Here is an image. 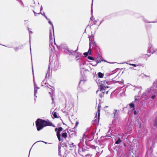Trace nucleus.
Segmentation results:
<instances>
[{
	"mask_svg": "<svg viewBox=\"0 0 157 157\" xmlns=\"http://www.w3.org/2000/svg\"><path fill=\"white\" fill-rule=\"evenodd\" d=\"M156 98L155 95H154L152 96L151 97V98H152V99H154Z\"/></svg>",
	"mask_w": 157,
	"mask_h": 157,
	"instance_id": "4be33fe9",
	"label": "nucleus"
},
{
	"mask_svg": "<svg viewBox=\"0 0 157 157\" xmlns=\"http://www.w3.org/2000/svg\"><path fill=\"white\" fill-rule=\"evenodd\" d=\"M44 15V14H42V15Z\"/></svg>",
	"mask_w": 157,
	"mask_h": 157,
	"instance_id": "c9c22d12",
	"label": "nucleus"
},
{
	"mask_svg": "<svg viewBox=\"0 0 157 157\" xmlns=\"http://www.w3.org/2000/svg\"><path fill=\"white\" fill-rule=\"evenodd\" d=\"M48 22L49 23V24H50L51 25H52V30H53V35H54V26H53V25L52 24V22L49 19H48Z\"/></svg>",
	"mask_w": 157,
	"mask_h": 157,
	"instance_id": "1a4fd4ad",
	"label": "nucleus"
},
{
	"mask_svg": "<svg viewBox=\"0 0 157 157\" xmlns=\"http://www.w3.org/2000/svg\"><path fill=\"white\" fill-rule=\"evenodd\" d=\"M75 51H73L72 50L69 51V52L70 53L75 54L76 53Z\"/></svg>",
	"mask_w": 157,
	"mask_h": 157,
	"instance_id": "6ab92c4d",
	"label": "nucleus"
},
{
	"mask_svg": "<svg viewBox=\"0 0 157 157\" xmlns=\"http://www.w3.org/2000/svg\"><path fill=\"white\" fill-rule=\"evenodd\" d=\"M87 66V65L86 63L84 64L83 63H82V64H81L80 67L81 69H86Z\"/></svg>",
	"mask_w": 157,
	"mask_h": 157,
	"instance_id": "0eeeda50",
	"label": "nucleus"
},
{
	"mask_svg": "<svg viewBox=\"0 0 157 157\" xmlns=\"http://www.w3.org/2000/svg\"><path fill=\"white\" fill-rule=\"evenodd\" d=\"M101 106L99 105H98V120L99 119L100 115V109Z\"/></svg>",
	"mask_w": 157,
	"mask_h": 157,
	"instance_id": "6e6552de",
	"label": "nucleus"
},
{
	"mask_svg": "<svg viewBox=\"0 0 157 157\" xmlns=\"http://www.w3.org/2000/svg\"><path fill=\"white\" fill-rule=\"evenodd\" d=\"M59 148H60V147H59Z\"/></svg>",
	"mask_w": 157,
	"mask_h": 157,
	"instance_id": "ea45409f",
	"label": "nucleus"
},
{
	"mask_svg": "<svg viewBox=\"0 0 157 157\" xmlns=\"http://www.w3.org/2000/svg\"><path fill=\"white\" fill-rule=\"evenodd\" d=\"M67 133L66 132H63L62 135V136L64 138H65L67 137Z\"/></svg>",
	"mask_w": 157,
	"mask_h": 157,
	"instance_id": "4468645a",
	"label": "nucleus"
},
{
	"mask_svg": "<svg viewBox=\"0 0 157 157\" xmlns=\"http://www.w3.org/2000/svg\"><path fill=\"white\" fill-rule=\"evenodd\" d=\"M15 49L16 51H17L18 50V49H17V48H15Z\"/></svg>",
	"mask_w": 157,
	"mask_h": 157,
	"instance_id": "c756f323",
	"label": "nucleus"
},
{
	"mask_svg": "<svg viewBox=\"0 0 157 157\" xmlns=\"http://www.w3.org/2000/svg\"><path fill=\"white\" fill-rule=\"evenodd\" d=\"M29 154H30V152L29 153Z\"/></svg>",
	"mask_w": 157,
	"mask_h": 157,
	"instance_id": "4c0bfd02",
	"label": "nucleus"
},
{
	"mask_svg": "<svg viewBox=\"0 0 157 157\" xmlns=\"http://www.w3.org/2000/svg\"><path fill=\"white\" fill-rule=\"evenodd\" d=\"M85 136V134H84L83 135V137Z\"/></svg>",
	"mask_w": 157,
	"mask_h": 157,
	"instance_id": "f704fd0d",
	"label": "nucleus"
},
{
	"mask_svg": "<svg viewBox=\"0 0 157 157\" xmlns=\"http://www.w3.org/2000/svg\"><path fill=\"white\" fill-rule=\"evenodd\" d=\"M137 112H136V111H134V114H135V115H136L137 114Z\"/></svg>",
	"mask_w": 157,
	"mask_h": 157,
	"instance_id": "bb28decb",
	"label": "nucleus"
},
{
	"mask_svg": "<svg viewBox=\"0 0 157 157\" xmlns=\"http://www.w3.org/2000/svg\"><path fill=\"white\" fill-rule=\"evenodd\" d=\"M108 87L106 85H103L101 84L100 86V89L101 91H102V92H101V93H100L99 96L100 97H102L104 93L105 92L103 91H102L104 90H105L106 88H108Z\"/></svg>",
	"mask_w": 157,
	"mask_h": 157,
	"instance_id": "20e7f679",
	"label": "nucleus"
},
{
	"mask_svg": "<svg viewBox=\"0 0 157 157\" xmlns=\"http://www.w3.org/2000/svg\"><path fill=\"white\" fill-rule=\"evenodd\" d=\"M44 17H45V18L46 19L48 20V19H49V18H48L46 15H44Z\"/></svg>",
	"mask_w": 157,
	"mask_h": 157,
	"instance_id": "393cba45",
	"label": "nucleus"
},
{
	"mask_svg": "<svg viewBox=\"0 0 157 157\" xmlns=\"http://www.w3.org/2000/svg\"><path fill=\"white\" fill-rule=\"evenodd\" d=\"M98 75L99 77L101 78L103 77L104 75L101 72H99L98 74Z\"/></svg>",
	"mask_w": 157,
	"mask_h": 157,
	"instance_id": "9b49d317",
	"label": "nucleus"
},
{
	"mask_svg": "<svg viewBox=\"0 0 157 157\" xmlns=\"http://www.w3.org/2000/svg\"><path fill=\"white\" fill-rule=\"evenodd\" d=\"M34 95H35V94L36 93V92H37V90L36 89H39V87H36V85L34 83Z\"/></svg>",
	"mask_w": 157,
	"mask_h": 157,
	"instance_id": "9d476101",
	"label": "nucleus"
},
{
	"mask_svg": "<svg viewBox=\"0 0 157 157\" xmlns=\"http://www.w3.org/2000/svg\"><path fill=\"white\" fill-rule=\"evenodd\" d=\"M52 37V34H51V32H50V39Z\"/></svg>",
	"mask_w": 157,
	"mask_h": 157,
	"instance_id": "a878e982",
	"label": "nucleus"
},
{
	"mask_svg": "<svg viewBox=\"0 0 157 157\" xmlns=\"http://www.w3.org/2000/svg\"><path fill=\"white\" fill-rule=\"evenodd\" d=\"M62 130L63 128L62 127H59V128L58 129L57 128H56L55 129V131L56 132H57V136L58 138L59 141L61 140L60 133Z\"/></svg>",
	"mask_w": 157,
	"mask_h": 157,
	"instance_id": "7ed1b4c3",
	"label": "nucleus"
},
{
	"mask_svg": "<svg viewBox=\"0 0 157 157\" xmlns=\"http://www.w3.org/2000/svg\"><path fill=\"white\" fill-rule=\"evenodd\" d=\"M52 87V88H48V91H49V94L52 97V102H53V101H54V99H53V94L55 90V89L53 87Z\"/></svg>",
	"mask_w": 157,
	"mask_h": 157,
	"instance_id": "39448f33",
	"label": "nucleus"
},
{
	"mask_svg": "<svg viewBox=\"0 0 157 157\" xmlns=\"http://www.w3.org/2000/svg\"><path fill=\"white\" fill-rule=\"evenodd\" d=\"M90 40V48L88 50V52L89 54L91 53L92 48L91 46H92V48L96 47V44L94 41V37L92 36H90L89 37Z\"/></svg>",
	"mask_w": 157,
	"mask_h": 157,
	"instance_id": "f03ea898",
	"label": "nucleus"
},
{
	"mask_svg": "<svg viewBox=\"0 0 157 157\" xmlns=\"http://www.w3.org/2000/svg\"><path fill=\"white\" fill-rule=\"evenodd\" d=\"M34 13L35 14V16H36V14H37V13H36L34 11H33Z\"/></svg>",
	"mask_w": 157,
	"mask_h": 157,
	"instance_id": "cd10ccee",
	"label": "nucleus"
},
{
	"mask_svg": "<svg viewBox=\"0 0 157 157\" xmlns=\"http://www.w3.org/2000/svg\"><path fill=\"white\" fill-rule=\"evenodd\" d=\"M44 15V14H42V15Z\"/></svg>",
	"mask_w": 157,
	"mask_h": 157,
	"instance_id": "e433bc0d",
	"label": "nucleus"
},
{
	"mask_svg": "<svg viewBox=\"0 0 157 157\" xmlns=\"http://www.w3.org/2000/svg\"><path fill=\"white\" fill-rule=\"evenodd\" d=\"M129 106L131 108H132L133 109H132L133 110L134 109V105L133 103H132L129 104Z\"/></svg>",
	"mask_w": 157,
	"mask_h": 157,
	"instance_id": "f8f14e48",
	"label": "nucleus"
},
{
	"mask_svg": "<svg viewBox=\"0 0 157 157\" xmlns=\"http://www.w3.org/2000/svg\"><path fill=\"white\" fill-rule=\"evenodd\" d=\"M59 148H60V147H59Z\"/></svg>",
	"mask_w": 157,
	"mask_h": 157,
	"instance_id": "58836bf2",
	"label": "nucleus"
},
{
	"mask_svg": "<svg viewBox=\"0 0 157 157\" xmlns=\"http://www.w3.org/2000/svg\"><path fill=\"white\" fill-rule=\"evenodd\" d=\"M42 6H41V8H40V11H41L42 10Z\"/></svg>",
	"mask_w": 157,
	"mask_h": 157,
	"instance_id": "7c9ffc66",
	"label": "nucleus"
},
{
	"mask_svg": "<svg viewBox=\"0 0 157 157\" xmlns=\"http://www.w3.org/2000/svg\"><path fill=\"white\" fill-rule=\"evenodd\" d=\"M156 51H157V49H156V50H155V51H154V52H152V53H153V52H155Z\"/></svg>",
	"mask_w": 157,
	"mask_h": 157,
	"instance_id": "473e14b6",
	"label": "nucleus"
},
{
	"mask_svg": "<svg viewBox=\"0 0 157 157\" xmlns=\"http://www.w3.org/2000/svg\"><path fill=\"white\" fill-rule=\"evenodd\" d=\"M91 54V53L90 54H89V52H85L84 53V55L86 57V56L88 55V54H89V55H90Z\"/></svg>",
	"mask_w": 157,
	"mask_h": 157,
	"instance_id": "a211bd4d",
	"label": "nucleus"
},
{
	"mask_svg": "<svg viewBox=\"0 0 157 157\" xmlns=\"http://www.w3.org/2000/svg\"><path fill=\"white\" fill-rule=\"evenodd\" d=\"M119 112L120 111L119 110L114 109L113 113L114 114V117L115 118L117 117Z\"/></svg>",
	"mask_w": 157,
	"mask_h": 157,
	"instance_id": "423d86ee",
	"label": "nucleus"
},
{
	"mask_svg": "<svg viewBox=\"0 0 157 157\" xmlns=\"http://www.w3.org/2000/svg\"><path fill=\"white\" fill-rule=\"evenodd\" d=\"M93 0H92V1L93 2ZM92 6H93V2H92V5H91V13H92Z\"/></svg>",
	"mask_w": 157,
	"mask_h": 157,
	"instance_id": "b1692460",
	"label": "nucleus"
},
{
	"mask_svg": "<svg viewBox=\"0 0 157 157\" xmlns=\"http://www.w3.org/2000/svg\"><path fill=\"white\" fill-rule=\"evenodd\" d=\"M88 59H90V60H93V58L92 57H91L90 56H88Z\"/></svg>",
	"mask_w": 157,
	"mask_h": 157,
	"instance_id": "aec40b11",
	"label": "nucleus"
},
{
	"mask_svg": "<svg viewBox=\"0 0 157 157\" xmlns=\"http://www.w3.org/2000/svg\"><path fill=\"white\" fill-rule=\"evenodd\" d=\"M36 126L38 131H40L44 127L47 126H51V123L47 122L45 121L38 119L36 121Z\"/></svg>",
	"mask_w": 157,
	"mask_h": 157,
	"instance_id": "f257e3e1",
	"label": "nucleus"
},
{
	"mask_svg": "<svg viewBox=\"0 0 157 157\" xmlns=\"http://www.w3.org/2000/svg\"><path fill=\"white\" fill-rule=\"evenodd\" d=\"M121 142V140H120V139L119 138L115 142V144H119Z\"/></svg>",
	"mask_w": 157,
	"mask_h": 157,
	"instance_id": "2eb2a0df",
	"label": "nucleus"
},
{
	"mask_svg": "<svg viewBox=\"0 0 157 157\" xmlns=\"http://www.w3.org/2000/svg\"><path fill=\"white\" fill-rule=\"evenodd\" d=\"M151 48H150V49H151Z\"/></svg>",
	"mask_w": 157,
	"mask_h": 157,
	"instance_id": "a19ab883",
	"label": "nucleus"
},
{
	"mask_svg": "<svg viewBox=\"0 0 157 157\" xmlns=\"http://www.w3.org/2000/svg\"><path fill=\"white\" fill-rule=\"evenodd\" d=\"M107 83V82L106 81H104V83Z\"/></svg>",
	"mask_w": 157,
	"mask_h": 157,
	"instance_id": "2f4dec72",
	"label": "nucleus"
},
{
	"mask_svg": "<svg viewBox=\"0 0 157 157\" xmlns=\"http://www.w3.org/2000/svg\"><path fill=\"white\" fill-rule=\"evenodd\" d=\"M29 35H30V34H32L33 33V32L32 31L29 30Z\"/></svg>",
	"mask_w": 157,
	"mask_h": 157,
	"instance_id": "5701e85b",
	"label": "nucleus"
},
{
	"mask_svg": "<svg viewBox=\"0 0 157 157\" xmlns=\"http://www.w3.org/2000/svg\"><path fill=\"white\" fill-rule=\"evenodd\" d=\"M157 125V117L155 119V122L154 124V126H156Z\"/></svg>",
	"mask_w": 157,
	"mask_h": 157,
	"instance_id": "dca6fc26",
	"label": "nucleus"
},
{
	"mask_svg": "<svg viewBox=\"0 0 157 157\" xmlns=\"http://www.w3.org/2000/svg\"><path fill=\"white\" fill-rule=\"evenodd\" d=\"M98 92H101V91H100L99 90H97V91H96V93H97Z\"/></svg>",
	"mask_w": 157,
	"mask_h": 157,
	"instance_id": "c85d7f7f",
	"label": "nucleus"
},
{
	"mask_svg": "<svg viewBox=\"0 0 157 157\" xmlns=\"http://www.w3.org/2000/svg\"><path fill=\"white\" fill-rule=\"evenodd\" d=\"M108 91H106V94H107L108 93Z\"/></svg>",
	"mask_w": 157,
	"mask_h": 157,
	"instance_id": "72a5a7b5",
	"label": "nucleus"
},
{
	"mask_svg": "<svg viewBox=\"0 0 157 157\" xmlns=\"http://www.w3.org/2000/svg\"><path fill=\"white\" fill-rule=\"evenodd\" d=\"M53 116L55 118H57V113L56 112H54L53 114Z\"/></svg>",
	"mask_w": 157,
	"mask_h": 157,
	"instance_id": "f3484780",
	"label": "nucleus"
},
{
	"mask_svg": "<svg viewBox=\"0 0 157 157\" xmlns=\"http://www.w3.org/2000/svg\"><path fill=\"white\" fill-rule=\"evenodd\" d=\"M128 64L129 65H132V66H134L135 67H136V64H131V63H129Z\"/></svg>",
	"mask_w": 157,
	"mask_h": 157,
	"instance_id": "412c9836",
	"label": "nucleus"
},
{
	"mask_svg": "<svg viewBox=\"0 0 157 157\" xmlns=\"http://www.w3.org/2000/svg\"><path fill=\"white\" fill-rule=\"evenodd\" d=\"M80 58H81V56H76V59H76V60L77 61H78L79 62H80L81 61V59H80Z\"/></svg>",
	"mask_w": 157,
	"mask_h": 157,
	"instance_id": "ddd939ff",
	"label": "nucleus"
}]
</instances>
